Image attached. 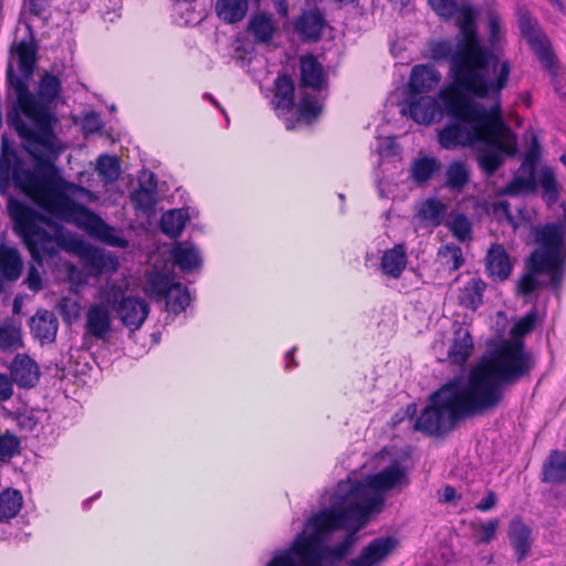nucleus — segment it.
Segmentation results:
<instances>
[{"mask_svg": "<svg viewBox=\"0 0 566 566\" xmlns=\"http://www.w3.org/2000/svg\"><path fill=\"white\" fill-rule=\"evenodd\" d=\"M457 499V490L450 484L444 485L442 491V497L440 499L443 503H451Z\"/></svg>", "mask_w": 566, "mask_h": 566, "instance_id": "obj_63", "label": "nucleus"}, {"mask_svg": "<svg viewBox=\"0 0 566 566\" xmlns=\"http://www.w3.org/2000/svg\"><path fill=\"white\" fill-rule=\"evenodd\" d=\"M513 270L511 258L505 248L500 243H493L485 256V271L493 281L503 282L507 280Z\"/></svg>", "mask_w": 566, "mask_h": 566, "instance_id": "obj_15", "label": "nucleus"}, {"mask_svg": "<svg viewBox=\"0 0 566 566\" xmlns=\"http://www.w3.org/2000/svg\"><path fill=\"white\" fill-rule=\"evenodd\" d=\"M20 440L13 433L7 431L0 434V460L4 461L19 453Z\"/></svg>", "mask_w": 566, "mask_h": 566, "instance_id": "obj_52", "label": "nucleus"}, {"mask_svg": "<svg viewBox=\"0 0 566 566\" xmlns=\"http://www.w3.org/2000/svg\"><path fill=\"white\" fill-rule=\"evenodd\" d=\"M59 322L53 313L38 310V339L43 343H51L56 337Z\"/></svg>", "mask_w": 566, "mask_h": 566, "instance_id": "obj_42", "label": "nucleus"}, {"mask_svg": "<svg viewBox=\"0 0 566 566\" xmlns=\"http://www.w3.org/2000/svg\"><path fill=\"white\" fill-rule=\"evenodd\" d=\"M536 324V312H530L521 317L511 328L513 337H524L530 334Z\"/></svg>", "mask_w": 566, "mask_h": 566, "instance_id": "obj_56", "label": "nucleus"}, {"mask_svg": "<svg viewBox=\"0 0 566 566\" xmlns=\"http://www.w3.org/2000/svg\"><path fill=\"white\" fill-rule=\"evenodd\" d=\"M507 537L514 549L516 562H523L532 548V530L521 517H514L509 526Z\"/></svg>", "mask_w": 566, "mask_h": 566, "instance_id": "obj_19", "label": "nucleus"}, {"mask_svg": "<svg viewBox=\"0 0 566 566\" xmlns=\"http://www.w3.org/2000/svg\"><path fill=\"white\" fill-rule=\"evenodd\" d=\"M448 207L438 198L426 199L417 211V217L424 222L439 227L447 213Z\"/></svg>", "mask_w": 566, "mask_h": 566, "instance_id": "obj_38", "label": "nucleus"}, {"mask_svg": "<svg viewBox=\"0 0 566 566\" xmlns=\"http://www.w3.org/2000/svg\"><path fill=\"white\" fill-rule=\"evenodd\" d=\"M96 169L98 175L107 181H115L118 179L120 172L119 160L116 156L107 154L99 155Z\"/></svg>", "mask_w": 566, "mask_h": 566, "instance_id": "obj_47", "label": "nucleus"}, {"mask_svg": "<svg viewBox=\"0 0 566 566\" xmlns=\"http://www.w3.org/2000/svg\"><path fill=\"white\" fill-rule=\"evenodd\" d=\"M497 502V495L494 491L489 490L485 496L475 504V509L480 512H489L491 511Z\"/></svg>", "mask_w": 566, "mask_h": 566, "instance_id": "obj_62", "label": "nucleus"}, {"mask_svg": "<svg viewBox=\"0 0 566 566\" xmlns=\"http://www.w3.org/2000/svg\"><path fill=\"white\" fill-rule=\"evenodd\" d=\"M457 12L455 23L462 38L452 59L453 86L476 98L499 95L509 84L510 61H502L495 80H490V66L497 62V55L481 44L475 24L476 12L471 6L458 7Z\"/></svg>", "mask_w": 566, "mask_h": 566, "instance_id": "obj_4", "label": "nucleus"}, {"mask_svg": "<svg viewBox=\"0 0 566 566\" xmlns=\"http://www.w3.org/2000/svg\"><path fill=\"white\" fill-rule=\"evenodd\" d=\"M13 395L12 379L0 373V401L9 400Z\"/></svg>", "mask_w": 566, "mask_h": 566, "instance_id": "obj_61", "label": "nucleus"}, {"mask_svg": "<svg viewBox=\"0 0 566 566\" xmlns=\"http://www.w3.org/2000/svg\"><path fill=\"white\" fill-rule=\"evenodd\" d=\"M431 59L436 62L450 61V71L452 72V59L454 52L450 42L446 40L434 41L430 45Z\"/></svg>", "mask_w": 566, "mask_h": 566, "instance_id": "obj_53", "label": "nucleus"}, {"mask_svg": "<svg viewBox=\"0 0 566 566\" xmlns=\"http://www.w3.org/2000/svg\"><path fill=\"white\" fill-rule=\"evenodd\" d=\"M470 182V170L465 161L453 160L446 169L444 187L450 191L460 193Z\"/></svg>", "mask_w": 566, "mask_h": 566, "instance_id": "obj_33", "label": "nucleus"}, {"mask_svg": "<svg viewBox=\"0 0 566 566\" xmlns=\"http://www.w3.org/2000/svg\"><path fill=\"white\" fill-rule=\"evenodd\" d=\"M441 161L437 157L421 156L412 160L410 166V178L418 186H423L440 171Z\"/></svg>", "mask_w": 566, "mask_h": 566, "instance_id": "obj_30", "label": "nucleus"}, {"mask_svg": "<svg viewBox=\"0 0 566 566\" xmlns=\"http://www.w3.org/2000/svg\"><path fill=\"white\" fill-rule=\"evenodd\" d=\"M176 283L166 273L153 271L146 277L145 292L150 298L159 302L169 294Z\"/></svg>", "mask_w": 566, "mask_h": 566, "instance_id": "obj_32", "label": "nucleus"}, {"mask_svg": "<svg viewBox=\"0 0 566 566\" xmlns=\"http://www.w3.org/2000/svg\"><path fill=\"white\" fill-rule=\"evenodd\" d=\"M163 301H165L167 312L177 316L189 306L190 294L187 287L177 282L176 286Z\"/></svg>", "mask_w": 566, "mask_h": 566, "instance_id": "obj_41", "label": "nucleus"}, {"mask_svg": "<svg viewBox=\"0 0 566 566\" xmlns=\"http://www.w3.org/2000/svg\"><path fill=\"white\" fill-rule=\"evenodd\" d=\"M326 20L318 9L304 10L294 21V30L303 42H318Z\"/></svg>", "mask_w": 566, "mask_h": 566, "instance_id": "obj_13", "label": "nucleus"}, {"mask_svg": "<svg viewBox=\"0 0 566 566\" xmlns=\"http://www.w3.org/2000/svg\"><path fill=\"white\" fill-rule=\"evenodd\" d=\"M25 283L31 291L35 292V264L30 262Z\"/></svg>", "mask_w": 566, "mask_h": 566, "instance_id": "obj_64", "label": "nucleus"}, {"mask_svg": "<svg viewBox=\"0 0 566 566\" xmlns=\"http://www.w3.org/2000/svg\"><path fill=\"white\" fill-rule=\"evenodd\" d=\"M347 556L348 554L338 544L323 546L321 543L311 557L298 559L302 566L311 565L312 563L318 566H339L346 560Z\"/></svg>", "mask_w": 566, "mask_h": 566, "instance_id": "obj_28", "label": "nucleus"}, {"mask_svg": "<svg viewBox=\"0 0 566 566\" xmlns=\"http://www.w3.org/2000/svg\"><path fill=\"white\" fill-rule=\"evenodd\" d=\"M361 516L360 502L348 503L343 509H324L314 514L310 520L312 533L306 535L304 532L296 535L291 546L281 553H289L290 556L298 558H308L318 548L322 541L338 530L348 527V520Z\"/></svg>", "mask_w": 566, "mask_h": 566, "instance_id": "obj_7", "label": "nucleus"}, {"mask_svg": "<svg viewBox=\"0 0 566 566\" xmlns=\"http://www.w3.org/2000/svg\"><path fill=\"white\" fill-rule=\"evenodd\" d=\"M130 201L137 211L151 212L157 203V181L155 175L149 174L146 182H139L138 188L129 195Z\"/></svg>", "mask_w": 566, "mask_h": 566, "instance_id": "obj_23", "label": "nucleus"}, {"mask_svg": "<svg viewBox=\"0 0 566 566\" xmlns=\"http://www.w3.org/2000/svg\"><path fill=\"white\" fill-rule=\"evenodd\" d=\"M399 484H409L406 470L397 462L391 463L369 479V485L377 491H389Z\"/></svg>", "mask_w": 566, "mask_h": 566, "instance_id": "obj_22", "label": "nucleus"}, {"mask_svg": "<svg viewBox=\"0 0 566 566\" xmlns=\"http://www.w3.org/2000/svg\"><path fill=\"white\" fill-rule=\"evenodd\" d=\"M63 103L61 77L45 71L38 80V208L109 247L125 249L128 241L124 237L88 207L65 193V190L82 188L66 181L56 165L66 149L56 133L61 125L57 106Z\"/></svg>", "mask_w": 566, "mask_h": 566, "instance_id": "obj_2", "label": "nucleus"}, {"mask_svg": "<svg viewBox=\"0 0 566 566\" xmlns=\"http://www.w3.org/2000/svg\"><path fill=\"white\" fill-rule=\"evenodd\" d=\"M440 81L441 74L434 66L417 64L410 72L408 92L411 95L429 93L438 86Z\"/></svg>", "mask_w": 566, "mask_h": 566, "instance_id": "obj_17", "label": "nucleus"}, {"mask_svg": "<svg viewBox=\"0 0 566 566\" xmlns=\"http://www.w3.org/2000/svg\"><path fill=\"white\" fill-rule=\"evenodd\" d=\"M399 541L394 536H382L370 541L357 557L346 560L348 566H379L398 547Z\"/></svg>", "mask_w": 566, "mask_h": 566, "instance_id": "obj_12", "label": "nucleus"}, {"mask_svg": "<svg viewBox=\"0 0 566 566\" xmlns=\"http://www.w3.org/2000/svg\"><path fill=\"white\" fill-rule=\"evenodd\" d=\"M407 262L406 247L403 243H398L384 252L380 266L384 274L392 279H399L406 269Z\"/></svg>", "mask_w": 566, "mask_h": 566, "instance_id": "obj_25", "label": "nucleus"}, {"mask_svg": "<svg viewBox=\"0 0 566 566\" xmlns=\"http://www.w3.org/2000/svg\"><path fill=\"white\" fill-rule=\"evenodd\" d=\"M446 125L438 133V142L444 149L452 150L460 146H465L472 138V129L470 132L462 125L463 122Z\"/></svg>", "mask_w": 566, "mask_h": 566, "instance_id": "obj_26", "label": "nucleus"}, {"mask_svg": "<svg viewBox=\"0 0 566 566\" xmlns=\"http://www.w3.org/2000/svg\"><path fill=\"white\" fill-rule=\"evenodd\" d=\"M20 343V331L11 324L0 325V348H15Z\"/></svg>", "mask_w": 566, "mask_h": 566, "instance_id": "obj_54", "label": "nucleus"}, {"mask_svg": "<svg viewBox=\"0 0 566 566\" xmlns=\"http://www.w3.org/2000/svg\"><path fill=\"white\" fill-rule=\"evenodd\" d=\"M537 188V181L535 178V172L528 170L527 177H514L509 184L503 188V195L506 196H518L521 193L534 192Z\"/></svg>", "mask_w": 566, "mask_h": 566, "instance_id": "obj_44", "label": "nucleus"}, {"mask_svg": "<svg viewBox=\"0 0 566 566\" xmlns=\"http://www.w3.org/2000/svg\"><path fill=\"white\" fill-rule=\"evenodd\" d=\"M447 227L458 241L465 242L471 239L472 224L464 213L454 214L451 220L448 221Z\"/></svg>", "mask_w": 566, "mask_h": 566, "instance_id": "obj_48", "label": "nucleus"}, {"mask_svg": "<svg viewBox=\"0 0 566 566\" xmlns=\"http://www.w3.org/2000/svg\"><path fill=\"white\" fill-rule=\"evenodd\" d=\"M253 36L260 42H269L274 34V25L270 17L264 13L253 15L249 23Z\"/></svg>", "mask_w": 566, "mask_h": 566, "instance_id": "obj_43", "label": "nucleus"}, {"mask_svg": "<svg viewBox=\"0 0 566 566\" xmlns=\"http://www.w3.org/2000/svg\"><path fill=\"white\" fill-rule=\"evenodd\" d=\"M479 364L503 387L526 377L534 367L533 357L523 340H507Z\"/></svg>", "mask_w": 566, "mask_h": 566, "instance_id": "obj_8", "label": "nucleus"}, {"mask_svg": "<svg viewBox=\"0 0 566 566\" xmlns=\"http://www.w3.org/2000/svg\"><path fill=\"white\" fill-rule=\"evenodd\" d=\"M82 127L85 133L95 134L103 128V122L98 113L91 111L83 116Z\"/></svg>", "mask_w": 566, "mask_h": 566, "instance_id": "obj_60", "label": "nucleus"}, {"mask_svg": "<svg viewBox=\"0 0 566 566\" xmlns=\"http://www.w3.org/2000/svg\"><path fill=\"white\" fill-rule=\"evenodd\" d=\"M189 220L187 210L171 209L163 213L160 219L161 232L171 239L178 238Z\"/></svg>", "mask_w": 566, "mask_h": 566, "instance_id": "obj_35", "label": "nucleus"}, {"mask_svg": "<svg viewBox=\"0 0 566 566\" xmlns=\"http://www.w3.org/2000/svg\"><path fill=\"white\" fill-rule=\"evenodd\" d=\"M539 185L543 188V198L548 205L555 203L559 198L558 185L554 171L544 168L541 172Z\"/></svg>", "mask_w": 566, "mask_h": 566, "instance_id": "obj_50", "label": "nucleus"}, {"mask_svg": "<svg viewBox=\"0 0 566 566\" xmlns=\"http://www.w3.org/2000/svg\"><path fill=\"white\" fill-rule=\"evenodd\" d=\"M61 227L57 229V232H60ZM55 241L59 247H62L64 244V237L61 233H56L55 237H52L45 229L38 226V250L40 248H43L45 242ZM42 265V259L40 254L38 253V266Z\"/></svg>", "mask_w": 566, "mask_h": 566, "instance_id": "obj_59", "label": "nucleus"}, {"mask_svg": "<svg viewBox=\"0 0 566 566\" xmlns=\"http://www.w3.org/2000/svg\"><path fill=\"white\" fill-rule=\"evenodd\" d=\"M442 265L450 272L458 271L464 264L462 249L457 244L442 245L438 251Z\"/></svg>", "mask_w": 566, "mask_h": 566, "instance_id": "obj_46", "label": "nucleus"}, {"mask_svg": "<svg viewBox=\"0 0 566 566\" xmlns=\"http://www.w3.org/2000/svg\"><path fill=\"white\" fill-rule=\"evenodd\" d=\"M541 157V145L536 137H533L527 148L521 168L527 167L530 171L535 172L536 165Z\"/></svg>", "mask_w": 566, "mask_h": 566, "instance_id": "obj_58", "label": "nucleus"}, {"mask_svg": "<svg viewBox=\"0 0 566 566\" xmlns=\"http://www.w3.org/2000/svg\"><path fill=\"white\" fill-rule=\"evenodd\" d=\"M432 10L442 19H451L458 11L457 0H429Z\"/></svg>", "mask_w": 566, "mask_h": 566, "instance_id": "obj_57", "label": "nucleus"}, {"mask_svg": "<svg viewBox=\"0 0 566 566\" xmlns=\"http://www.w3.org/2000/svg\"><path fill=\"white\" fill-rule=\"evenodd\" d=\"M410 117L418 124L429 125L439 114L437 99L431 96H420L409 102Z\"/></svg>", "mask_w": 566, "mask_h": 566, "instance_id": "obj_31", "label": "nucleus"}, {"mask_svg": "<svg viewBox=\"0 0 566 566\" xmlns=\"http://www.w3.org/2000/svg\"><path fill=\"white\" fill-rule=\"evenodd\" d=\"M11 379L20 387H33L32 359L28 356L17 355L11 364Z\"/></svg>", "mask_w": 566, "mask_h": 566, "instance_id": "obj_39", "label": "nucleus"}, {"mask_svg": "<svg viewBox=\"0 0 566 566\" xmlns=\"http://www.w3.org/2000/svg\"><path fill=\"white\" fill-rule=\"evenodd\" d=\"M566 208L562 223L547 222L532 228L535 248L525 259L526 271L516 282V293L531 297L538 289L559 296L566 276Z\"/></svg>", "mask_w": 566, "mask_h": 566, "instance_id": "obj_5", "label": "nucleus"}, {"mask_svg": "<svg viewBox=\"0 0 566 566\" xmlns=\"http://www.w3.org/2000/svg\"><path fill=\"white\" fill-rule=\"evenodd\" d=\"M23 270V261L19 251L13 248L0 244V274L3 279L14 282L17 281Z\"/></svg>", "mask_w": 566, "mask_h": 566, "instance_id": "obj_29", "label": "nucleus"}, {"mask_svg": "<svg viewBox=\"0 0 566 566\" xmlns=\"http://www.w3.org/2000/svg\"><path fill=\"white\" fill-rule=\"evenodd\" d=\"M272 105L279 116L290 114L295 107V84L291 75L279 74L275 78Z\"/></svg>", "mask_w": 566, "mask_h": 566, "instance_id": "obj_18", "label": "nucleus"}, {"mask_svg": "<svg viewBox=\"0 0 566 566\" xmlns=\"http://www.w3.org/2000/svg\"><path fill=\"white\" fill-rule=\"evenodd\" d=\"M474 343L469 329L458 327L448 349V359L451 365L463 366L473 353Z\"/></svg>", "mask_w": 566, "mask_h": 566, "instance_id": "obj_20", "label": "nucleus"}, {"mask_svg": "<svg viewBox=\"0 0 566 566\" xmlns=\"http://www.w3.org/2000/svg\"><path fill=\"white\" fill-rule=\"evenodd\" d=\"M448 384H443L429 396L428 405L416 418L413 429L428 437H440L453 429L463 416L452 400Z\"/></svg>", "mask_w": 566, "mask_h": 566, "instance_id": "obj_9", "label": "nucleus"}, {"mask_svg": "<svg viewBox=\"0 0 566 566\" xmlns=\"http://www.w3.org/2000/svg\"><path fill=\"white\" fill-rule=\"evenodd\" d=\"M321 113L322 106L318 99L308 94H303L297 105L298 117L307 123H311L315 120L321 115Z\"/></svg>", "mask_w": 566, "mask_h": 566, "instance_id": "obj_49", "label": "nucleus"}, {"mask_svg": "<svg viewBox=\"0 0 566 566\" xmlns=\"http://www.w3.org/2000/svg\"><path fill=\"white\" fill-rule=\"evenodd\" d=\"M248 7V0H217L216 13L223 22L234 24L244 19Z\"/></svg>", "mask_w": 566, "mask_h": 566, "instance_id": "obj_34", "label": "nucleus"}, {"mask_svg": "<svg viewBox=\"0 0 566 566\" xmlns=\"http://www.w3.org/2000/svg\"><path fill=\"white\" fill-rule=\"evenodd\" d=\"M116 313L123 325L135 332L142 327L149 314V305L142 297L127 296Z\"/></svg>", "mask_w": 566, "mask_h": 566, "instance_id": "obj_16", "label": "nucleus"}, {"mask_svg": "<svg viewBox=\"0 0 566 566\" xmlns=\"http://www.w3.org/2000/svg\"><path fill=\"white\" fill-rule=\"evenodd\" d=\"M488 18V30H489V39L486 49L491 50L495 54V51L500 48L502 42L504 41V33L502 31V21L500 14L490 10L486 13Z\"/></svg>", "mask_w": 566, "mask_h": 566, "instance_id": "obj_45", "label": "nucleus"}, {"mask_svg": "<svg viewBox=\"0 0 566 566\" xmlns=\"http://www.w3.org/2000/svg\"><path fill=\"white\" fill-rule=\"evenodd\" d=\"M500 526L497 518H491L479 526V535L475 536V545L489 544L496 537V533Z\"/></svg>", "mask_w": 566, "mask_h": 566, "instance_id": "obj_55", "label": "nucleus"}, {"mask_svg": "<svg viewBox=\"0 0 566 566\" xmlns=\"http://www.w3.org/2000/svg\"><path fill=\"white\" fill-rule=\"evenodd\" d=\"M113 319L111 310L105 304H92L86 312L84 331L98 340H106L112 332Z\"/></svg>", "mask_w": 566, "mask_h": 566, "instance_id": "obj_14", "label": "nucleus"}, {"mask_svg": "<svg viewBox=\"0 0 566 566\" xmlns=\"http://www.w3.org/2000/svg\"><path fill=\"white\" fill-rule=\"evenodd\" d=\"M486 283L481 277H472L458 291V303L461 307L476 311L483 304Z\"/></svg>", "mask_w": 566, "mask_h": 566, "instance_id": "obj_24", "label": "nucleus"}, {"mask_svg": "<svg viewBox=\"0 0 566 566\" xmlns=\"http://www.w3.org/2000/svg\"><path fill=\"white\" fill-rule=\"evenodd\" d=\"M171 256L174 264L185 273L192 272L201 264L198 251L193 247H184L181 243L172 248Z\"/></svg>", "mask_w": 566, "mask_h": 566, "instance_id": "obj_37", "label": "nucleus"}, {"mask_svg": "<svg viewBox=\"0 0 566 566\" xmlns=\"http://www.w3.org/2000/svg\"><path fill=\"white\" fill-rule=\"evenodd\" d=\"M463 418L482 415L496 408L503 400L504 387L478 364L468 375L467 381L455 377L447 381Z\"/></svg>", "mask_w": 566, "mask_h": 566, "instance_id": "obj_6", "label": "nucleus"}, {"mask_svg": "<svg viewBox=\"0 0 566 566\" xmlns=\"http://www.w3.org/2000/svg\"><path fill=\"white\" fill-rule=\"evenodd\" d=\"M542 481L551 484L566 482V452L552 450L542 469Z\"/></svg>", "mask_w": 566, "mask_h": 566, "instance_id": "obj_27", "label": "nucleus"}, {"mask_svg": "<svg viewBox=\"0 0 566 566\" xmlns=\"http://www.w3.org/2000/svg\"><path fill=\"white\" fill-rule=\"evenodd\" d=\"M300 86L321 91L325 83L323 65L313 54L303 55L300 59Z\"/></svg>", "mask_w": 566, "mask_h": 566, "instance_id": "obj_21", "label": "nucleus"}, {"mask_svg": "<svg viewBox=\"0 0 566 566\" xmlns=\"http://www.w3.org/2000/svg\"><path fill=\"white\" fill-rule=\"evenodd\" d=\"M35 0H24L19 18L29 40L15 41L10 48L6 69L7 124L21 139L19 147L1 136L0 195L7 198V213L12 231L35 260V93L31 82L35 71L33 20Z\"/></svg>", "mask_w": 566, "mask_h": 566, "instance_id": "obj_1", "label": "nucleus"}, {"mask_svg": "<svg viewBox=\"0 0 566 566\" xmlns=\"http://www.w3.org/2000/svg\"><path fill=\"white\" fill-rule=\"evenodd\" d=\"M485 109L454 86H447L439 93L447 114L455 120L472 126V138L486 147L478 151L479 168L486 177H492L504 164L505 156L517 153L516 138L504 122L500 102Z\"/></svg>", "mask_w": 566, "mask_h": 566, "instance_id": "obj_3", "label": "nucleus"}, {"mask_svg": "<svg viewBox=\"0 0 566 566\" xmlns=\"http://www.w3.org/2000/svg\"><path fill=\"white\" fill-rule=\"evenodd\" d=\"M517 22L522 38L527 42L544 69L552 76H557L558 62L552 50L551 42L546 33L542 30L538 20L534 18L527 9L520 7L517 9Z\"/></svg>", "mask_w": 566, "mask_h": 566, "instance_id": "obj_10", "label": "nucleus"}, {"mask_svg": "<svg viewBox=\"0 0 566 566\" xmlns=\"http://www.w3.org/2000/svg\"><path fill=\"white\" fill-rule=\"evenodd\" d=\"M22 507V495L18 490L6 489L0 492V522L14 517Z\"/></svg>", "mask_w": 566, "mask_h": 566, "instance_id": "obj_40", "label": "nucleus"}, {"mask_svg": "<svg viewBox=\"0 0 566 566\" xmlns=\"http://www.w3.org/2000/svg\"><path fill=\"white\" fill-rule=\"evenodd\" d=\"M83 259L86 265L93 269L97 274L104 271L116 272L118 261L112 255H106L101 250L87 247L83 252Z\"/></svg>", "mask_w": 566, "mask_h": 566, "instance_id": "obj_36", "label": "nucleus"}, {"mask_svg": "<svg viewBox=\"0 0 566 566\" xmlns=\"http://www.w3.org/2000/svg\"><path fill=\"white\" fill-rule=\"evenodd\" d=\"M348 496L355 500H361L360 510L361 516L348 520V527L344 538L337 543L348 555L355 545L357 537L356 534L367 524L369 516L374 512H379L384 505V499L379 495L370 494L368 488L359 482L350 484Z\"/></svg>", "mask_w": 566, "mask_h": 566, "instance_id": "obj_11", "label": "nucleus"}, {"mask_svg": "<svg viewBox=\"0 0 566 566\" xmlns=\"http://www.w3.org/2000/svg\"><path fill=\"white\" fill-rule=\"evenodd\" d=\"M125 291L117 284H107L99 290V303L105 304L107 308H114L122 306L126 300Z\"/></svg>", "mask_w": 566, "mask_h": 566, "instance_id": "obj_51", "label": "nucleus"}]
</instances>
